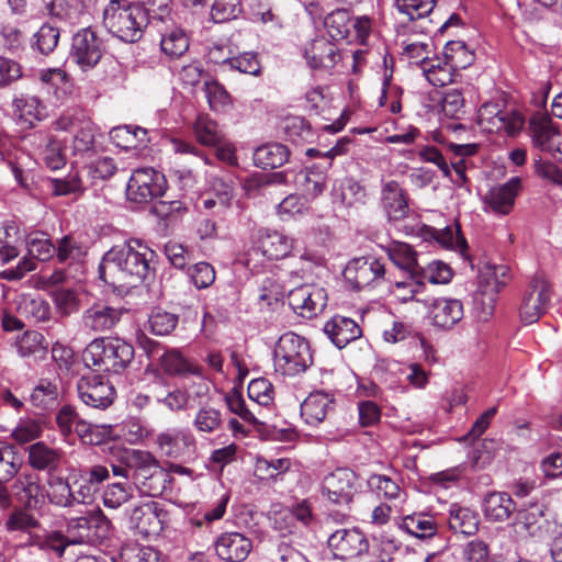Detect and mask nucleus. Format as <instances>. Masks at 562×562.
<instances>
[{"mask_svg":"<svg viewBox=\"0 0 562 562\" xmlns=\"http://www.w3.org/2000/svg\"><path fill=\"white\" fill-rule=\"evenodd\" d=\"M154 251L138 239L112 247L99 265L100 279L113 286H136L154 274Z\"/></svg>","mask_w":562,"mask_h":562,"instance_id":"1","label":"nucleus"},{"mask_svg":"<svg viewBox=\"0 0 562 562\" xmlns=\"http://www.w3.org/2000/svg\"><path fill=\"white\" fill-rule=\"evenodd\" d=\"M103 25L109 33L125 43H136L144 34L149 19L138 3L110 0L103 10Z\"/></svg>","mask_w":562,"mask_h":562,"instance_id":"2","label":"nucleus"},{"mask_svg":"<svg viewBox=\"0 0 562 562\" xmlns=\"http://www.w3.org/2000/svg\"><path fill=\"white\" fill-rule=\"evenodd\" d=\"M82 359L94 371L119 374L134 359V347L121 338H94L85 348Z\"/></svg>","mask_w":562,"mask_h":562,"instance_id":"3","label":"nucleus"},{"mask_svg":"<svg viewBox=\"0 0 562 562\" xmlns=\"http://www.w3.org/2000/svg\"><path fill=\"white\" fill-rule=\"evenodd\" d=\"M313 364L310 342L304 337L288 331L280 336L273 351L274 371L283 376H297Z\"/></svg>","mask_w":562,"mask_h":562,"instance_id":"4","label":"nucleus"},{"mask_svg":"<svg viewBox=\"0 0 562 562\" xmlns=\"http://www.w3.org/2000/svg\"><path fill=\"white\" fill-rule=\"evenodd\" d=\"M33 508L20 507L10 513L5 520L8 531L27 533L30 546H36L56 558L63 557L67 542L59 531L45 532L41 529L37 518L32 514Z\"/></svg>","mask_w":562,"mask_h":562,"instance_id":"5","label":"nucleus"},{"mask_svg":"<svg viewBox=\"0 0 562 562\" xmlns=\"http://www.w3.org/2000/svg\"><path fill=\"white\" fill-rule=\"evenodd\" d=\"M345 278L357 290L387 282L397 289L405 286V281H397L390 268L382 259L373 256L356 258L345 269Z\"/></svg>","mask_w":562,"mask_h":562,"instance_id":"6","label":"nucleus"},{"mask_svg":"<svg viewBox=\"0 0 562 562\" xmlns=\"http://www.w3.org/2000/svg\"><path fill=\"white\" fill-rule=\"evenodd\" d=\"M526 132L533 148L562 161V132L548 113H532L527 121Z\"/></svg>","mask_w":562,"mask_h":562,"instance_id":"7","label":"nucleus"},{"mask_svg":"<svg viewBox=\"0 0 562 562\" xmlns=\"http://www.w3.org/2000/svg\"><path fill=\"white\" fill-rule=\"evenodd\" d=\"M26 245L30 257H23L14 268L1 271V279L8 281L21 280L27 272L36 269L37 265L35 259L47 261L55 255L56 246L53 245L46 233L35 232L29 234Z\"/></svg>","mask_w":562,"mask_h":562,"instance_id":"8","label":"nucleus"},{"mask_svg":"<svg viewBox=\"0 0 562 562\" xmlns=\"http://www.w3.org/2000/svg\"><path fill=\"white\" fill-rule=\"evenodd\" d=\"M477 123L488 133H505L516 136L522 130L525 120L515 111L505 109L497 102H485L477 112Z\"/></svg>","mask_w":562,"mask_h":562,"instance_id":"9","label":"nucleus"},{"mask_svg":"<svg viewBox=\"0 0 562 562\" xmlns=\"http://www.w3.org/2000/svg\"><path fill=\"white\" fill-rule=\"evenodd\" d=\"M552 295L550 283L542 277H535L527 285L519 305V318L530 325L547 312Z\"/></svg>","mask_w":562,"mask_h":562,"instance_id":"10","label":"nucleus"},{"mask_svg":"<svg viewBox=\"0 0 562 562\" xmlns=\"http://www.w3.org/2000/svg\"><path fill=\"white\" fill-rule=\"evenodd\" d=\"M103 54L101 38L90 27L81 29L74 34L69 58L82 70L94 68Z\"/></svg>","mask_w":562,"mask_h":562,"instance_id":"11","label":"nucleus"},{"mask_svg":"<svg viewBox=\"0 0 562 562\" xmlns=\"http://www.w3.org/2000/svg\"><path fill=\"white\" fill-rule=\"evenodd\" d=\"M164 193V176L153 168L136 169L127 183L126 195L132 202L144 204Z\"/></svg>","mask_w":562,"mask_h":562,"instance_id":"12","label":"nucleus"},{"mask_svg":"<svg viewBox=\"0 0 562 562\" xmlns=\"http://www.w3.org/2000/svg\"><path fill=\"white\" fill-rule=\"evenodd\" d=\"M357 491L358 476L346 468L336 469L322 483V495L336 505L350 504Z\"/></svg>","mask_w":562,"mask_h":562,"instance_id":"13","label":"nucleus"},{"mask_svg":"<svg viewBox=\"0 0 562 562\" xmlns=\"http://www.w3.org/2000/svg\"><path fill=\"white\" fill-rule=\"evenodd\" d=\"M327 546L334 558L339 560L355 559L369 550L366 535L357 528L336 530L328 537Z\"/></svg>","mask_w":562,"mask_h":562,"instance_id":"14","label":"nucleus"},{"mask_svg":"<svg viewBox=\"0 0 562 562\" xmlns=\"http://www.w3.org/2000/svg\"><path fill=\"white\" fill-rule=\"evenodd\" d=\"M77 391L87 406L99 409L108 408L115 397V389L110 381L97 374L82 376L77 383Z\"/></svg>","mask_w":562,"mask_h":562,"instance_id":"15","label":"nucleus"},{"mask_svg":"<svg viewBox=\"0 0 562 562\" xmlns=\"http://www.w3.org/2000/svg\"><path fill=\"white\" fill-rule=\"evenodd\" d=\"M168 520V513L155 501L145 502L133 508L130 522L145 537L157 536Z\"/></svg>","mask_w":562,"mask_h":562,"instance_id":"16","label":"nucleus"},{"mask_svg":"<svg viewBox=\"0 0 562 562\" xmlns=\"http://www.w3.org/2000/svg\"><path fill=\"white\" fill-rule=\"evenodd\" d=\"M288 301L296 314L312 318L326 306V293L322 288L304 284L291 290Z\"/></svg>","mask_w":562,"mask_h":562,"instance_id":"17","label":"nucleus"},{"mask_svg":"<svg viewBox=\"0 0 562 562\" xmlns=\"http://www.w3.org/2000/svg\"><path fill=\"white\" fill-rule=\"evenodd\" d=\"M124 311L106 303L98 302L88 307L81 316L85 330L101 334L113 330L120 323Z\"/></svg>","mask_w":562,"mask_h":562,"instance_id":"18","label":"nucleus"},{"mask_svg":"<svg viewBox=\"0 0 562 562\" xmlns=\"http://www.w3.org/2000/svg\"><path fill=\"white\" fill-rule=\"evenodd\" d=\"M334 393L313 391L301 403V417L310 426H318L335 413Z\"/></svg>","mask_w":562,"mask_h":562,"instance_id":"19","label":"nucleus"},{"mask_svg":"<svg viewBox=\"0 0 562 562\" xmlns=\"http://www.w3.org/2000/svg\"><path fill=\"white\" fill-rule=\"evenodd\" d=\"M381 205L389 221L398 222L408 216V194L395 180L382 183Z\"/></svg>","mask_w":562,"mask_h":562,"instance_id":"20","label":"nucleus"},{"mask_svg":"<svg viewBox=\"0 0 562 562\" xmlns=\"http://www.w3.org/2000/svg\"><path fill=\"white\" fill-rule=\"evenodd\" d=\"M252 549L251 540L239 532H226L215 542L217 557L227 562H241Z\"/></svg>","mask_w":562,"mask_h":562,"instance_id":"21","label":"nucleus"},{"mask_svg":"<svg viewBox=\"0 0 562 562\" xmlns=\"http://www.w3.org/2000/svg\"><path fill=\"white\" fill-rule=\"evenodd\" d=\"M305 58L312 69L330 70L341 59V55L334 43L318 37L305 49Z\"/></svg>","mask_w":562,"mask_h":562,"instance_id":"22","label":"nucleus"},{"mask_svg":"<svg viewBox=\"0 0 562 562\" xmlns=\"http://www.w3.org/2000/svg\"><path fill=\"white\" fill-rule=\"evenodd\" d=\"M432 324L442 329H450L463 318V304L456 299H435L428 305Z\"/></svg>","mask_w":562,"mask_h":562,"instance_id":"23","label":"nucleus"},{"mask_svg":"<svg viewBox=\"0 0 562 562\" xmlns=\"http://www.w3.org/2000/svg\"><path fill=\"white\" fill-rule=\"evenodd\" d=\"M520 188V180L513 178L502 186L492 188L484 196V203L492 212L501 215L508 214L515 203Z\"/></svg>","mask_w":562,"mask_h":562,"instance_id":"24","label":"nucleus"},{"mask_svg":"<svg viewBox=\"0 0 562 562\" xmlns=\"http://www.w3.org/2000/svg\"><path fill=\"white\" fill-rule=\"evenodd\" d=\"M294 247V239L277 231L262 232L258 238L255 252H260L268 260H280L288 257Z\"/></svg>","mask_w":562,"mask_h":562,"instance_id":"25","label":"nucleus"},{"mask_svg":"<svg viewBox=\"0 0 562 562\" xmlns=\"http://www.w3.org/2000/svg\"><path fill=\"white\" fill-rule=\"evenodd\" d=\"M324 333L331 342L339 349L362 335L360 326L351 318L336 315L324 325Z\"/></svg>","mask_w":562,"mask_h":562,"instance_id":"26","label":"nucleus"},{"mask_svg":"<svg viewBox=\"0 0 562 562\" xmlns=\"http://www.w3.org/2000/svg\"><path fill=\"white\" fill-rule=\"evenodd\" d=\"M16 501L26 508H37L44 501V488L35 474H21L12 485Z\"/></svg>","mask_w":562,"mask_h":562,"instance_id":"27","label":"nucleus"},{"mask_svg":"<svg viewBox=\"0 0 562 562\" xmlns=\"http://www.w3.org/2000/svg\"><path fill=\"white\" fill-rule=\"evenodd\" d=\"M389 259L407 279H417L420 276V266L416 251L405 243H395L387 248Z\"/></svg>","mask_w":562,"mask_h":562,"instance_id":"28","label":"nucleus"},{"mask_svg":"<svg viewBox=\"0 0 562 562\" xmlns=\"http://www.w3.org/2000/svg\"><path fill=\"white\" fill-rule=\"evenodd\" d=\"M63 459V450L54 448L44 441H37L29 447V464L38 471H55L59 468Z\"/></svg>","mask_w":562,"mask_h":562,"instance_id":"29","label":"nucleus"},{"mask_svg":"<svg viewBox=\"0 0 562 562\" xmlns=\"http://www.w3.org/2000/svg\"><path fill=\"white\" fill-rule=\"evenodd\" d=\"M397 527L418 539L432 538L438 530L436 518L424 512L406 515L396 521Z\"/></svg>","mask_w":562,"mask_h":562,"instance_id":"30","label":"nucleus"},{"mask_svg":"<svg viewBox=\"0 0 562 562\" xmlns=\"http://www.w3.org/2000/svg\"><path fill=\"white\" fill-rule=\"evenodd\" d=\"M13 115L20 121L33 126L35 121L46 116V105L35 95L21 93L12 100Z\"/></svg>","mask_w":562,"mask_h":562,"instance_id":"31","label":"nucleus"},{"mask_svg":"<svg viewBox=\"0 0 562 562\" xmlns=\"http://www.w3.org/2000/svg\"><path fill=\"white\" fill-rule=\"evenodd\" d=\"M158 361L162 372L170 376L202 375V368L184 358L176 349L165 351Z\"/></svg>","mask_w":562,"mask_h":562,"instance_id":"32","label":"nucleus"},{"mask_svg":"<svg viewBox=\"0 0 562 562\" xmlns=\"http://www.w3.org/2000/svg\"><path fill=\"white\" fill-rule=\"evenodd\" d=\"M448 526L454 533L472 536L479 530V514L458 504H452L449 508Z\"/></svg>","mask_w":562,"mask_h":562,"instance_id":"33","label":"nucleus"},{"mask_svg":"<svg viewBox=\"0 0 562 562\" xmlns=\"http://www.w3.org/2000/svg\"><path fill=\"white\" fill-rule=\"evenodd\" d=\"M157 443L166 456L179 458L186 450L194 446V438L188 431L168 429L158 435Z\"/></svg>","mask_w":562,"mask_h":562,"instance_id":"34","label":"nucleus"},{"mask_svg":"<svg viewBox=\"0 0 562 562\" xmlns=\"http://www.w3.org/2000/svg\"><path fill=\"white\" fill-rule=\"evenodd\" d=\"M515 510V503L510 495L504 492L488 493L483 502L485 517L493 521H504Z\"/></svg>","mask_w":562,"mask_h":562,"instance_id":"35","label":"nucleus"},{"mask_svg":"<svg viewBox=\"0 0 562 562\" xmlns=\"http://www.w3.org/2000/svg\"><path fill=\"white\" fill-rule=\"evenodd\" d=\"M76 434L83 445L99 446L110 439L120 438L115 428L109 424H92L86 420L77 422Z\"/></svg>","mask_w":562,"mask_h":562,"instance_id":"36","label":"nucleus"},{"mask_svg":"<svg viewBox=\"0 0 562 562\" xmlns=\"http://www.w3.org/2000/svg\"><path fill=\"white\" fill-rule=\"evenodd\" d=\"M295 184L310 201L319 196L326 188V173L318 167L301 170L295 176Z\"/></svg>","mask_w":562,"mask_h":562,"instance_id":"37","label":"nucleus"},{"mask_svg":"<svg viewBox=\"0 0 562 562\" xmlns=\"http://www.w3.org/2000/svg\"><path fill=\"white\" fill-rule=\"evenodd\" d=\"M290 156L285 145L269 143L258 147L254 153L255 165L262 169H274L283 166Z\"/></svg>","mask_w":562,"mask_h":562,"instance_id":"38","label":"nucleus"},{"mask_svg":"<svg viewBox=\"0 0 562 562\" xmlns=\"http://www.w3.org/2000/svg\"><path fill=\"white\" fill-rule=\"evenodd\" d=\"M34 140H40L44 143V148L42 149V160L44 165L50 170H59L66 165V157L63 154L60 143L54 138L52 135L38 132L32 135Z\"/></svg>","mask_w":562,"mask_h":562,"instance_id":"39","label":"nucleus"},{"mask_svg":"<svg viewBox=\"0 0 562 562\" xmlns=\"http://www.w3.org/2000/svg\"><path fill=\"white\" fill-rule=\"evenodd\" d=\"M110 138L117 147L126 150L144 146L148 140L145 128L131 125L112 128Z\"/></svg>","mask_w":562,"mask_h":562,"instance_id":"40","label":"nucleus"},{"mask_svg":"<svg viewBox=\"0 0 562 562\" xmlns=\"http://www.w3.org/2000/svg\"><path fill=\"white\" fill-rule=\"evenodd\" d=\"M333 194L346 206H352L357 203L363 204L367 199L366 188L353 178L348 177L334 183Z\"/></svg>","mask_w":562,"mask_h":562,"instance_id":"41","label":"nucleus"},{"mask_svg":"<svg viewBox=\"0 0 562 562\" xmlns=\"http://www.w3.org/2000/svg\"><path fill=\"white\" fill-rule=\"evenodd\" d=\"M543 513L538 505H531L517 512L514 527L517 533L537 537L541 533Z\"/></svg>","mask_w":562,"mask_h":562,"instance_id":"42","label":"nucleus"},{"mask_svg":"<svg viewBox=\"0 0 562 562\" xmlns=\"http://www.w3.org/2000/svg\"><path fill=\"white\" fill-rule=\"evenodd\" d=\"M193 132L196 140L209 147H215L222 143L223 133L217 123L207 114H199L193 124Z\"/></svg>","mask_w":562,"mask_h":562,"instance_id":"43","label":"nucleus"},{"mask_svg":"<svg viewBox=\"0 0 562 562\" xmlns=\"http://www.w3.org/2000/svg\"><path fill=\"white\" fill-rule=\"evenodd\" d=\"M368 486L379 498L386 501H400L405 499L404 490L387 475L384 474H372L368 479Z\"/></svg>","mask_w":562,"mask_h":562,"instance_id":"44","label":"nucleus"},{"mask_svg":"<svg viewBox=\"0 0 562 562\" xmlns=\"http://www.w3.org/2000/svg\"><path fill=\"white\" fill-rule=\"evenodd\" d=\"M18 352L21 357L41 360L47 353V344L43 334L27 330L16 341Z\"/></svg>","mask_w":562,"mask_h":562,"instance_id":"45","label":"nucleus"},{"mask_svg":"<svg viewBox=\"0 0 562 562\" xmlns=\"http://www.w3.org/2000/svg\"><path fill=\"white\" fill-rule=\"evenodd\" d=\"M192 425L195 430L201 434L220 431L223 427L222 412L209 403H205L196 411Z\"/></svg>","mask_w":562,"mask_h":562,"instance_id":"46","label":"nucleus"},{"mask_svg":"<svg viewBox=\"0 0 562 562\" xmlns=\"http://www.w3.org/2000/svg\"><path fill=\"white\" fill-rule=\"evenodd\" d=\"M385 369L390 373H400L415 389H425L429 381L428 372L418 363L401 364L396 361H387Z\"/></svg>","mask_w":562,"mask_h":562,"instance_id":"47","label":"nucleus"},{"mask_svg":"<svg viewBox=\"0 0 562 562\" xmlns=\"http://www.w3.org/2000/svg\"><path fill=\"white\" fill-rule=\"evenodd\" d=\"M422 70L428 82L435 87H442L452 81V70L448 60L440 58L424 60Z\"/></svg>","mask_w":562,"mask_h":562,"instance_id":"48","label":"nucleus"},{"mask_svg":"<svg viewBox=\"0 0 562 562\" xmlns=\"http://www.w3.org/2000/svg\"><path fill=\"white\" fill-rule=\"evenodd\" d=\"M46 10L59 21L75 22L85 11V0H50Z\"/></svg>","mask_w":562,"mask_h":562,"instance_id":"49","label":"nucleus"},{"mask_svg":"<svg viewBox=\"0 0 562 562\" xmlns=\"http://www.w3.org/2000/svg\"><path fill=\"white\" fill-rule=\"evenodd\" d=\"M443 56L454 70L465 69L475 59L474 53L462 41L448 42L443 48Z\"/></svg>","mask_w":562,"mask_h":562,"instance_id":"50","label":"nucleus"},{"mask_svg":"<svg viewBox=\"0 0 562 562\" xmlns=\"http://www.w3.org/2000/svg\"><path fill=\"white\" fill-rule=\"evenodd\" d=\"M161 52L169 58H179L189 49V37L181 29L166 32L160 40Z\"/></svg>","mask_w":562,"mask_h":562,"instance_id":"51","label":"nucleus"},{"mask_svg":"<svg viewBox=\"0 0 562 562\" xmlns=\"http://www.w3.org/2000/svg\"><path fill=\"white\" fill-rule=\"evenodd\" d=\"M324 26L333 41L345 40L351 30V16L347 10H336L325 18Z\"/></svg>","mask_w":562,"mask_h":562,"instance_id":"52","label":"nucleus"},{"mask_svg":"<svg viewBox=\"0 0 562 562\" xmlns=\"http://www.w3.org/2000/svg\"><path fill=\"white\" fill-rule=\"evenodd\" d=\"M70 149L74 156L94 151V126L90 120H82L80 127L72 136Z\"/></svg>","mask_w":562,"mask_h":562,"instance_id":"53","label":"nucleus"},{"mask_svg":"<svg viewBox=\"0 0 562 562\" xmlns=\"http://www.w3.org/2000/svg\"><path fill=\"white\" fill-rule=\"evenodd\" d=\"M47 497L56 506L68 507L74 504L70 485L59 476H53L48 480Z\"/></svg>","mask_w":562,"mask_h":562,"instance_id":"54","label":"nucleus"},{"mask_svg":"<svg viewBox=\"0 0 562 562\" xmlns=\"http://www.w3.org/2000/svg\"><path fill=\"white\" fill-rule=\"evenodd\" d=\"M204 91L207 103L213 111H223L232 104V98L227 90L216 80H205Z\"/></svg>","mask_w":562,"mask_h":562,"instance_id":"55","label":"nucleus"},{"mask_svg":"<svg viewBox=\"0 0 562 562\" xmlns=\"http://www.w3.org/2000/svg\"><path fill=\"white\" fill-rule=\"evenodd\" d=\"M248 396L260 406L268 407L273 403L274 389L272 383L265 378L254 379L248 384Z\"/></svg>","mask_w":562,"mask_h":562,"instance_id":"56","label":"nucleus"},{"mask_svg":"<svg viewBox=\"0 0 562 562\" xmlns=\"http://www.w3.org/2000/svg\"><path fill=\"white\" fill-rule=\"evenodd\" d=\"M436 0H395V7L400 13L409 20L427 16L435 8Z\"/></svg>","mask_w":562,"mask_h":562,"instance_id":"57","label":"nucleus"},{"mask_svg":"<svg viewBox=\"0 0 562 562\" xmlns=\"http://www.w3.org/2000/svg\"><path fill=\"white\" fill-rule=\"evenodd\" d=\"M89 528L87 516L71 519L67 527L68 536H64L67 547L69 544L93 542V536Z\"/></svg>","mask_w":562,"mask_h":562,"instance_id":"58","label":"nucleus"},{"mask_svg":"<svg viewBox=\"0 0 562 562\" xmlns=\"http://www.w3.org/2000/svg\"><path fill=\"white\" fill-rule=\"evenodd\" d=\"M16 234V228L12 224H0V260L3 263H8L19 255V251L14 245V238Z\"/></svg>","mask_w":562,"mask_h":562,"instance_id":"59","label":"nucleus"},{"mask_svg":"<svg viewBox=\"0 0 562 562\" xmlns=\"http://www.w3.org/2000/svg\"><path fill=\"white\" fill-rule=\"evenodd\" d=\"M59 29L49 23L43 24L34 34L36 49L44 55L50 54L59 41Z\"/></svg>","mask_w":562,"mask_h":562,"instance_id":"60","label":"nucleus"},{"mask_svg":"<svg viewBox=\"0 0 562 562\" xmlns=\"http://www.w3.org/2000/svg\"><path fill=\"white\" fill-rule=\"evenodd\" d=\"M240 13V0H215L211 9V16L215 23L234 20Z\"/></svg>","mask_w":562,"mask_h":562,"instance_id":"61","label":"nucleus"},{"mask_svg":"<svg viewBox=\"0 0 562 562\" xmlns=\"http://www.w3.org/2000/svg\"><path fill=\"white\" fill-rule=\"evenodd\" d=\"M77 422L79 419L77 412L70 405H64L56 415V424L58 431L66 441H70L74 438V429L76 430Z\"/></svg>","mask_w":562,"mask_h":562,"instance_id":"62","label":"nucleus"},{"mask_svg":"<svg viewBox=\"0 0 562 562\" xmlns=\"http://www.w3.org/2000/svg\"><path fill=\"white\" fill-rule=\"evenodd\" d=\"M42 426L38 422L26 418L21 419L12 430L11 437L20 445L29 443L42 435Z\"/></svg>","mask_w":562,"mask_h":562,"instance_id":"63","label":"nucleus"},{"mask_svg":"<svg viewBox=\"0 0 562 562\" xmlns=\"http://www.w3.org/2000/svg\"><path fill=\"white\" fill-rule=\"evenodd\" d=\"M55 254L58 261L64 263L79 261L85 256L86 251L72 237L65 236L59 240Z\"/></svg>","mask_w":562,"mask_h":562,"instance_id":"64","label":"nucleus"}]
</instances>
